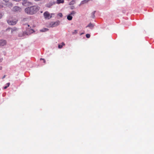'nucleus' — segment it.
<instances>
[{"mask_svg":"<svg viewBox=\"0 0 154 154\" xmlns=\"http://www.w3.org/2000/svg\"><path fill=\"white\" fill-rule=\"evenodd\" d=\"M39 7L37 5L28 7L25 9L26 13L32 15L36 13L39 10Z\"/></svg>","mask_w":154,"mask_h":154,"instance_id":"f257e3e1","label":"nucleus"},{"mask_svg":"<svg viewBox=\"0 0 154 154\" xmlns=\"http://www.w3.org/2000/svg\"><path fill=\"white\" fill-rule=\"evenodd\" d=\"M54 14H51V15L48 11H46L44 13V16L45 18L46 19H49L52 17V15Z\"/></svg>","mask_w":154,"mask_h":154,"instance_id":"f03ea898","label":"nucleus"},{"mask_svg":"<svg viewBox=\"0 0 154 154\" xmlns=\"http://www.w3.org/2000/svg\"><path fill=\"white\" fill-rule=\"evenodd\" d=\"M17 20L15 19L14 20H8L7 21L8 23L11 25H15L17 23Z\"/></svg>","mask_w":154,"mask_h":154,"instance_id":"7ed1b4c3","label":"nucleus"},{"mask_svg":"<svg viewBox=\"0 0 154 154\" xmlns=\"http://www.w3.org/2000/svg\"><path fill=\"white\" fill-rule=\"evenodd\" d=\"M12 10L14 12H20L21 9L19 7L16 6L13 8Z\"/></svg>","mask_w":154,"mask_h":154,"instance_id":"20e7f679","label":"nucleus"},{"mask_svg":"<svg viewBox=\"0 0 154 154\" xmlns=\"http://www.w3.org/2000/svg\"><path fill=\"white\" fill-rule=\"evenodd\" d=\"M22 4L24 6H27L31 5L32 3L29 2H27V1H23Z\"/></svg>","mask_w":154,"mask_h":154,"instance_id":"39448f33","label":"nucleus"},{"mask_svg":"<svg viewBox=\"0 0 154 154\" xmlns=\"http://www.w3.org/2000/svg\"><path fill=\"white\" fill-rule=\"evenodd\" d=\"M6 44V42L4 40H0V46H3Z\"/></svg>","mask_w":154,"mask_h":154,"instance_id":"423d86ee","label":"nucleus"},{"mask_svg":"<svg viewBox=\"0 0 154 154\" xmlns=\"http://www.w3.org/2000/svg\"><path fill=\"white\" fill-rule=\"evenodd\" d=\"M27 31L26 34L28 35H30L31 33H32L35 31L33 29H26Z\"/></svg>","mask_w":154,"mask_h":154,"instance_id":"0eeeda50","label":"nucleus"},{"mask_svg":"<svg viewBox=\"0 0 154 154\" xmlns=\"http://www.w3.org/2000/svg\"><path fill=\"white\" fill-rule=\"evenodd\" d=\"M52 23V24L51 25V27H53L58 26L59 24V21H57L56 22H53Z\"/></svg>","mask_w":154,"mask_h":154,"instance_id":"6e6552de","label":"nucleus"},{"mask_svg":"<svg viewBox=\"0 0 154 154\" xmlns=\"http://www.w3.org/2000/svg\"><path fill=\"white\" fill-rule=\"evenodd\" d=\"M86 27L90 29L95 28L94 25L91 23H90L88 26H87Z\"/></svg>","mask_w":154,"mask_h":154,"instance_id":"1a4fd4ad","label":"nucleus"},{"mask_svg":"<svg viewBox=\"0 0 154 154\" xmlns=\"http://www.w3.org/2000/svg\"><path fill=\"white\" fill-rule=\"evenodd\" d=\"M6 5L7 6L10 8H11V7H12L13 6L12 4L10 2H8L6 4Z\"/></svg>","mask_w":154,"mask_h":154,"instance_id":"9d476101","label":"nucleus"},{"mask_svg":"<svg viewBox=\"0 0 154 154\" xmlns=\"http://www.w3.org/2000/svg\"><path fill=\"white\" fill-rule=\"evenodd\" d=\"M65 45V44L63 42H62L61 43V44H59L58 45V48H60V49L61 48H62L63 46H64Z\"/></svg>","mask_w":154,"mask_h":154,"instance_id":"9b49d317","label":"nucleus"},{"mask_svg":"<svg viewBox=\"0 0 154 154\" xmlns=\"http://www.w3.org/2000/svg\"><path fill=\"white\" fill-rule=\"evenodd\" d=\"M90 0H84L81 2L80 4H85L88 2Z\"/></svg>","mask_w":154,"mask_h":154,"instance_id":"f8f14e48","label":"nucleus"},{"mask_svg":"<svg viewBox=\"0 0 154 154\" xmlns=\"http://www.w3.org/2000/svg\"><path fill=\"white\" fill-rule=\"evenodd\" d=\"M96 12L95 11H94L91 13V17L93 18H94L95 17L94 14Z\"/></svg>","mask_w":154,"mask_h":154,"instance_id":"ddd939ff","label":"nucleus"},{"mask_svg":"<svg viewBox=\"0 0 154 154\" xmlns=\"http://www.w3.org/2000/svg\"><path fill=\"white\" fill-rule=\"evenodd\" d=\"M72 16L70 15V14L69 15L67 16V19L69 20H72Z\"/></svg>","mask_w":154,"mask_h":154,"instance_id":"4468645a","label":"nucleus"},{"mask_svg":"<svg viewBox=\"0 0 154 154\" xmlns=\"http://www.w3.org/2000/svg\"><path fill=\"white\" fill-rule=\"evenodd\" d=\"M75 1L74 0L71 1L69 4V5H74L75 3Z\"/></svg>","mask_w":154,"mask_h":154,"instance_id":"2eb2a0df","label":"nucleus"},{"mask_svg":"<svg viewBox=\"0 0 154 154\" xmlns=\"http://www.w3.org/2000/svg\"><path fill=\"white\" fill-rule=\"evenodd\" d=\"M64 0H57V3L59 4L60 3H64Z\"/></svg>","mask_w":154,"mask_h":154,"instance_id":"dca6fc26","label":"nucleus"},{"mask_svg":"<svg viewBox=\"0 0 154 154\" xmlns=\"http://www.w3.org/2000/svg\"><path fill=\"white\" fill-rule=\"evenodd\" d=\"M53 4L52 3H49L46 5V6L48 8H50L52 5Z\"/></svg>","mask_w":154,"mask_h":154,"instance_id":"f3484780","label":"nucleus"},{"mask_svg":"<svg viewBox=\"0 0 154 154\" xmlns=\"http://www.w3.org/2000/svg\"><path fill=\"white\" fill-rule=\"evenodd\" d=\"M76 14V12L74 11H72L70 14H69L71 16H74Z\"/></svg>","mask_w":154,"mask_h":154,"instance_id":"a211bd4d","label":"nucleus"},{"mask_svg":"<svg viewBox=\"0 0 154 154\" xmlns=\"http://www.w3.org/2000/svg\"><path fill=\"white\" fill-rule=\"evenodd\" d=\"M57 15L61 17L63 16V15L61 13H60L57 14Z\"/></svg>","mask_w":154,"mask_h":154,"instance_id":"6ab92c4d","label":"nucleus"},{"mask_svg":"<svg viewBox=\"0 0 154 154\" xmlns=\"http://www.w3.org/2000/svg\"><path fill=\"white\" fill-rule=\"evenodd\" d=\"M40 60H43V62L44 63H46V61L45 60V59L44 58H41L40 59Z\"/></svg>","mask_w":154,"mask_h":154,"instance_id":"aec40b11","label":"nucleus"},{"mask_svg":"<svg viewBox=\"0 0 154 154\" xmlns=\"http://www.w3.org/2000/svg\"><path fill=\"white\" fill-rule=\"evenodd\" d=\"M48 30V29H41L40 31V32H45L46 31Z\"/></svg>","mask_w":154,"mask_h":154,"instance_id":"412c9836","label":"nucleus"},{"mask_svg":"<svg viewBox=\"0 0 154 154\" xmlns=\"http://www.w3.org/2000/svg\"><path fill=\"white\" fill-rule=\"evenodd\" d=\"M70 8L71 9H73L74 8V7L73 6H71Z\"/></svg>","mask_w":154,"mask_h":154,"instance_id":"4be33fe9","label":"nucleus"},{"mask_svg":"<svg viewBox=\"0 0 154 154\" xmlns=\"http://www.w3.org/2000/svg\"><path fill=\"white\" fill-rule=\"evenodd\" d=\"M2 17V13H0V19H1Z\"/></svg>","mask_w":154,"mask_h":154,"instance_id":"5701e85b","label":"nucleus"},{"mask_svg":"<svg viewBox=\"0 0 154 154\" xmlns=\"http://www.w3.org/2000/svg\"><path fill=\"white\" fill-rule=\"evenodd\" d=\"M6 85H7V86H8V87H9L10 85V83H7L6 84Z\"/></svg>","mask_w":154,"mask_h":154,"instance_id":"b1692460","label":"nucleus"},{"mask_svg":"<svg viewBox=\"0 0 154 154\" xmlns=\"http://www.w3.org/2000/svg\"><path fill=\"white\" fill-rule=\"evenodd\" d=\"M3 7V6L2 5L0 4V9L2 8Z\"/></svg>","mask_w":154,"mask_h":154,"instance_id":"393cba45","label":"nucleus"},{"mask_svg":"<svg viewBox=\"0 0 154 154\" xmlns=\"http://www.w3.org/2000/svg\"><path fill=\"white\" fill-rule=\"evenodd\" d=\"M9 0H3V1L5 2H8Z\"/></svg>","mask_w":154,"mask_h":154,"instance_id":"a878e982","label":"nucleus"},{"mask_svg":"<svg viewBox=\"0 0 154 154\" xmlns=\"http://www.w3.org/2000/svg\"><path fill=\"white\" fill-rule=\"evenodd\" d=\"M3 60V58H2L0 59V62H2Z\"/></svg>","mask_w":154,"mask_h":154,"instance_id":"bb28decb","label":"nucleus"},{"mask_svg":"<svg viewBox=\"0 0 154 154\" xmlns=\"http://www.w3.org/2000/svg\"><path fill=\"white\" fill-rule=\"evenodd\" d=\"M8 87V86H5V87H4V89H6Z\"/></svg>","mask_w":154,"mask_h":154,"instance_id":"cd10ccee","label":"nucleus"},{"mask_svg":"<svg viewBox=\"0 0 154 154\" xmlns=\"http://www.w3.org/2000/svg\"><path fill=\"white\" fill-rule=\"evenodd\" d=\"M5 76H6L5 75H4V76L2 78L3 79L5 78Z\"/></svg>","mask_w":154,"mask_h":154,"instance_id":"c85d7f7f","label":"nucleus"},{"mask_svg":"<svg viewBox=\"0 0 154 154\" xmlns=\"http://www.w3.org/2000/svg\"><path fill=\"white\" fill-rule=\"evenodd\" d=\"M75 33H77V30H75Z\"/></svg>","mask_w":154,"mask_h":154,"instance_id":"c756f323","label":"nucleus"},{"mask_svg":"<svg viewBox=\"0 0 154 154\" xmlns=\"http://www.w3.org/2000/svg\"><path fill=\"white\" fill-rule=\"evenodd\" d=\"M7 29H11V28H8Z\"/></svg>","mask_w":154,"mask_h":154,"instance_id":"7c9ffc66","label":"nucleus"},{"mask_svg":"<svg viewBox=\"0 0 154 154\" xmlns=\"http://www.w3.org/2000/svg\"><path fill=\"white\" fill-rule=\"evenodd\" d=\"M23 0V1H27L28 0Z\"/></svg>","mask_w":154,"mask_h":154,"instance_id":"2f4dec72","label":"nucleus"},{"mask_svg":"<svg viewBox=\"0 0 154 154\" xmlns=\"http://www.w3.org/2000/svg\"><path fill=\"white\" fill-rule=\"evenodd\" d=\"M26 25L28 26H29V25H28V24H26Z\"/></svg>","mask_w":154,"mask_h":154,"instance_id":"473e14b6","label":"nucleus"},{"mask_svg":"<svg viewBox=\"0 0 154 154\" xmlns=\"http://www.w3.org/2000/svg\"><path fill=\"white\" fill-rule=\"evenodd\" d=\"M85 36H86V37H87V34Z\"/></svg>","mask_w":154,"mask_h":154,"instance_id":"72a5a7b5","label":"nucleus"},{"mask_svg":"<svg viewBox=\"0 0 154 154\" xmlns=\"http://www.w3.org/2000/svg\"><path fill=\"white\" fill-rule=\"evenodd\" d=\"M44 29H46V28H44Z\"/></svg>","mask_w":154,"mask_h":154,"instance_id":"f704fd0d","label":"nucleus"}]
</instances>
